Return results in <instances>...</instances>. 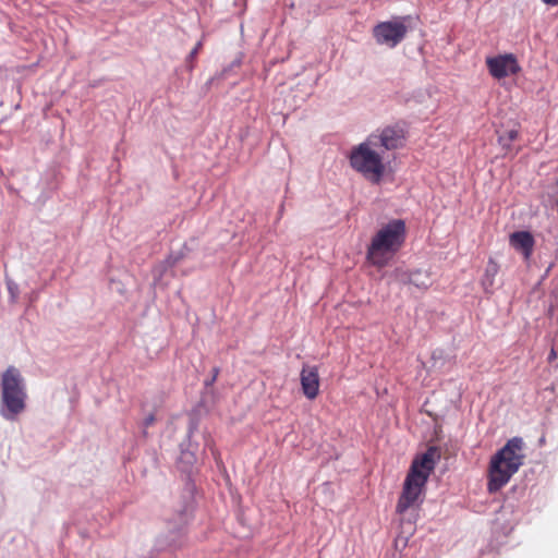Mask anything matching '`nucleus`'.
Segmentation results:
<instances>
[{
  "instance_id": "f257e3e1",
  "label": "nucleus",
  "mask_w": 558,
  "mask_h": 558,
  "mask_svg": "<svg viewBox=\"0 0 558 558\" xmlns=\"http://www.w3.org/2000/svg\"><path fill=\"white\" fill-rule=\"evenodd\" d=\"M407 239V226L402 219H392L383 225L372 236L366 250V259L375 267L389 264L402 248Z\"/></svg>"
},
{
  "instance_id": "f03ea898",
  "label": "nucleus",
  "mask_w": 558,
  "mask_h": 558,
  "mask_svg": "<svg viewBox=\"0 0 558 558\" xmlns=\"http://www.w3.org/2000/svg\"><path fill=\"white\" fill-rule=\"evenodd\" d=\"M436 453L437 449L435 447H430L423 454L417 456L412 461L403 483L401 495L396 506V511L399 514L404 513L418 501L424 492L427 480L435 469Z\"/></svg>"
},
{
  "instance_id": "7ed1b4c3",
  "label": "nucleus",
  "mask_w": 558,
  "mask_h": 558,
  "mask_svg": "<svg viewBox=\"0 0 558 558\" xmlns=\"http://www.w3.org/2000/svg\"><path fill=\"white\" fill-rule=\"evenodd\" d=\"M522 449V438L513 437L492 457L487 484L489 493L498 492L504 487L523 464Z\"/></svg>"
},
{
  "instance_id": "20e7f679",
  "label": "nucleus",
  "mask_w": 558,
  "mask_h": 558,
  "mask_svg": "<svg viewBox=\"0 0 558 558\" xmlns=\"http://www.w3.org/2000/svg\"><path fill=\"white\" fill-rule=\"evenodd\" d=\"M1 415L14 421L26 409V385L21 372L9 366L1 376Z\"/></svg>"
},
{
  "instance_id": "39448f33",
  "label": "nucleus",
  "mask_w": 558,
  "mask_h": 558,
  "mask_svg": "<svg viewBox=\"0 0 558 558\" xmlns=\"http://www.w3.org/2000/svg\"><path fill=\"white\" fill-rule=\"evenodd\" d=\"M373 140L367 136L363 143L354 146L350 151L349 162L353 170L378 184L386 171L385 155Z\"/></svg>"
},
{
  "instance_id": "423d86ee",
  "label": "nucleus",
  "mask_w": 558,
  "mask_h": 558,
  "mask_svg": "<svg viewBox=\"0 0 558 558\" xmlns=\"http://www.w3.org/2000/svg\"><path fill=\"white\" fill-rule=\"evenodd\" d=\"M407 17H398L391 21L380 22L373 28V36L377 44L395 48L405 37L408 26Z\"/></svg>"
},
{
  "instance_id": "0eeeda50",
  "label": "nucleus",
  "mask_w": 558,
  "mask_h": 558,
  "mask_svg": "<svg viewBox=\"0 0 558 558\" xmlns=\"http://www.w3.org/2000/svg\"><path fill=\"white\" fill-rule=\"evenodd\" d=\"M368 137L374 138V144L378 146L379 149H383V154L385 155L386 151L398 149L404 145L407 132L399 124H395L377 130L369 134Z\"/></svg>"
},
{
  "instance_id": "6e6552de",
  "label": "nucleus",
  "mask_w": 558,
  "mask_h": 558,
  "mask_svg": "<svg viewBox=\"0 0 558 558\" xmlns=\"http://www.w3.org/2000/svg\"><path fill=\"white\" fill-rule=\"evenodd\" d=\"M485 63L489 74L496 80L515 75L521 71L518 59L513 53L487 57Z\"/></svg>"
},
{
  "instance_id": "1a4fd4ad",
  "label": "nucleus",
  "mask_w": 558,
  "mask_h": 558,
  "mask_svg": "<svg viewBox=\"0 0 558 558\" xmlns=\"http://www.w3.org/2000/svg\"><path fill=\"white\" fill-rule=\"evenodd\" d=\"M304 396L313 400L319 393V375L316 366H304L300 374Z\"/></svg>"
},
{
  "instance_id": "9d476101",
  "label": "nucleus",
  "mask_w": 558,
  "mask_h": 558,
  "mask_svg": "<svg viewBox=\"0 0 558 558\" xmlns=\"http://www.w3.org/2000/svg\"><path fill=\"white\" fill-rule=\"evenodd\" d=\"M510 244L529 258L533 251L534 239L530 232L518 231L510 235Z\"/></svg>"
},
{
  "instance_id": "9b49d317",
  "label": "nucleus",
  "mask_w": 558,
  "mask_h": 558,
  "mask_svg": "<svg viewBox=\"0 0 558 558\" xmlns=\"http://www.w3.org/2000/svg\"><path fill=\"white\" fill-rule=\"evenodd\" d=\"M403 282L413 284L417 289L425 291L430 286V278L427 272L416 270V271L409 274L407 279L403 280Z\"/></svg>"
},
{
  "instance_id": "f8f14e48",
  "label": "nucleus",
  "mask_w": 558,
  "mask_h": 558,
  "mask_svg": "<svg viewBox=\"0 0 558 558\" xmlns=\"http://www.w3.org/2000/svg\"><path fill=\"white\" fill-rule=\"evenodd\" d=\"M519 137V130L517 128L505 131L499 134L498 142L507 151L510 150L511 143Z\"/></svg>"
},
{
  "instance_id": "ddd939ff",
  "label": "nucleus",
  "mask_w": 558,
  "mask_h": 558,
  "mask_svg": "<svg viewBox=\"0 0 558 558\" xmlns=\"http://www.w3.org/2000/svg\"><path fill=\"white\" fill-rule=\"evenodd\" d=\"M499 271V265L492 258H489L486 269H485V276H484V284L488 283L489 286H493L494 278Z\"/></svg>"
},
{
  "instance_id": "4468645a",
  "label": "nucleus",
  "mask_w": 558,
  "mask_h": 558,
  "mask_svg": "<svg viewBox=\"0 0 558 558\" xmlns=\"http://www.w3.org/2000/svg\"><path fill=\"white\" fill-rule=\"evenodd\" d=\"M202 48V41H198L196 46L193 48V50L189 54V59L193 60L196 54L198 53L199 49Z\"/></svg>"
},
{
  "instance_id": "2eb2a0df",
  "label": "nucleus",
  "mask_w": 558,
  "mask_h": 558,
  "mask_svg": "<svg viewBox=\"0 0 558 558\" xmlns=\"http://www.w3.org/2000/svg\"><path fill=\"white\" fill-rule=\"evenodd\" d=\"M155 422V415L154 414H150L148 415L145 420H144V425L146 427L150 426L151 424H154Z\"/></svg>"
},
{
  "instance_id": "dca6fc26",
  "label": "nucleus",
  "mask_w": 558,
  "mask_h": 558,
  "mask_svg": "<svg viewBox=\"0 0 558 558\" xmlns=\"http://www.w3.org/2000/svg\"><path fill=\"white\" fill-rule=\"evenodd\" d=\"M218 375H219V368H218V367H215V368L213 369L211 379H210V381H209V383H207V385H210V384H213L214 381H216V379H217Z\"/></svg>"
},
{
  "instance_id": "f3484780",
  "label": "nucleus",
  "mask_w": 558,
  "mask_h": 558,
  "mask_svg": "<svg viewBox=\"0 0 558 558\" xmlns=\"http://www.w3.org/2000/svg\"><path fill=\"white\" fill-rule=\"evenodd\" d=\"M542 1L547 5H551V7L558 5V0H542Z\"/></svg>"
},
{
  "instance_id": "a211bd4d",
  "label": "nucleus",
  "mask_w": 558,
  "mask_h": 558,
  "mask_svg": "<svg viewBox=\"0 0 558 558\" xmlns=\"http://www.w3.org/2000/svg\"><path fill=\"white\" fill-rule=\"evenodd\" d=\"M556 357H557V353H556L555 349L553 348V349L550 350L549 355H548V361H549V362H553Z\"/></svg>"
}]
</instances>
